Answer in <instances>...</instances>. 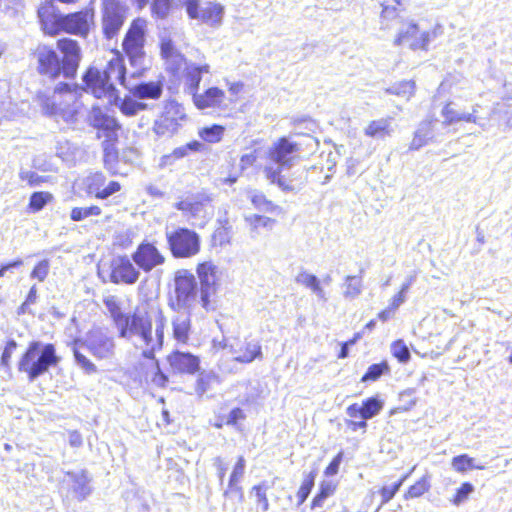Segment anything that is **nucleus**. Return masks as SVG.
<instances>
[{
    "label": "nucleus",
    "instance_id": "26",
    "mask_svg": "<svg viewBox=\"0 0 512 512\" xmlns=\"http://www.w3.org/2000/svg\"><path fill=\"white\" fill-rule=\"evenodd\" d=\"M210 67L208 64L197 65L189 63L185 67V85L189 94L194 97L198 93L199 85L202 80L203 73H209Z\"/></svg>",
    "mask_w": 512,
    "mask_h": 512
},
{
    "label": "nucleus",
    "instance_id": "62",
    "mask_svg": "<svg viewBox=\"0 0 512 512\" xmlns=\"http://www.w3.org/2000/svg\"><path fill=\"white\" fill-rule=\"evenodd\" d=\"M167 63V70L171 72L173 75L179 72L183 63L185 62L184 56L178 52L173 56L165 59Z\"/></svg>",
    "mask_w": 512,
    "mask_h": 512
},
{
    "label": "nucleus",
    "instance_id": "16",
    "mask_svg": "<svg viewBox=\"0 0 512 512\" xmlns=\"http://www.w3.org/2000/svg\"><path fill=\"white\" fill-rule=\"evenodd\" d=\"M88 122L93 128L103 133L106 137L105 142H114L118 139V131L121 129L120 123L102 108L93 106L88 114Z\"/></svg>",
    "mask_w": 512,
    "mask_h": 512
},
{
    "label": "nucleus",
    "instance_id": "30",
    "mask_svg": "<svg viewBox=\"0 0 512 512\" xmlns=\"http://www.w3.org/2000/svg\"><path fill=\"white\" fill-rule=\"evenodd\" d=\"M191 311L180 313L172 321L173 336L180 343H186L191 329Z\"/></svg>",
    "mask_w": 512,
    "mask_h": 512
},
{
    "label": "nucleus",
    "instance_id": "35",
    "mask_svg": "<svg viewBox=\"0 0 512 512\" xmlns=\"http://www.w3.org/2000/svg\"><path fill=\"white\" fill-rule=\"evenodd\" d=\"M433 139L432 125L430 122H422L414 133L410 144L411 150H418Z\"/></svg>",
    "mask_w": 512,
    "mask_h": 512
},
{
    "label": "nucleus",
    "instance_id": "14",
    "mask_svg": "<svg viewBox=\"0 0 512 512\" xmlns=\"http://www.w3.org/2000/svg\"><path fill=\"white\" fill-rule=\"evenodd\" d=\"M95 11L92 7H87L78 12L63 14L62 32L87 37L91 25L94 24Z\"/></svg>",
    "mask_w": 512,
    "mask_h": 512
},
{
    "label": "nucleus",
    "instance_id": "53",
    "mask_svg": "<svg viewBox=\"0 0 512 512\" xmlns=\"http://www.w3.org/2000/svg\"><path fill=\"white\" fill-rule=\"evenodd\" d=\"M474 490L475 488L473 484H471L470 482L462 483L461 486L456 490V493L451 502L455 506L461 505L469 498V496L474 492Z\"/></svg>",
    "mask_w": 512,
    "mask_h": 512
},
{
    "label": "nucleus",
    "instance_id": "21",
    "mask_svg": "<svg viewBox=\"0 0 512 512\" xmlns=\"http://www.w3.org/2000/svg\"><path fill=\"white\" fill-rule=\"evenodd\" d=\"M105 184V175L102 172H95L86 178L87 193L94 195L97 199H107L121 189V185L117 181Z\"/></svg>",
    "mask_w": 512,
    "mask_h": 512
},
{
    "label": "nucleus",
    "instance_id": "33",
    "mask_svg": "<svg viewBox=\"0 0 512 512\" xmlns=\"http://www.w3.org/2000/svg\"><path fill=\"white\" fill-rule=\"evenodd\" d=\"M343 296L347 300L358 298L363 291V281L360 275H348L342 285Z\"/></svg>",
    "mask_w": 512,
    "mask_h": 512
},
{
    "label": "nucleus",
    "instance_id": "49",
    "mask_svg": "<svg viewBox=\"0 0 512 512\" xmlns=\"http://www.w3.org/2000/svg\"><path fill=\"white\" fill-rule=\"evenodd\" d=\"M75 345L76 347L73 348V354L77 366L88 375L95 374L97 372L96 365L79 351V348H77V345H79L78 342H76Z\"/></svg>",
    "mask_w": 512,
    "mask_h": 512
},
{
    "label": "nucleus",
    "instance_id": "23",
    "mask_svg": "<svg viewBox=\"0 0 512 512\" xmlns=\"http://www.w3.org/2000/svg\"><path fill=\"white\" fill-rule=\"evenodd\" d=\"M168 362L177 373L194 374L200 367L199 358L189 352L175 351L168 356Z\"/></svg>",
    "mask_w": 512,
    "mask_h": 512
},
{
    "label": "nucleus",
    "instance_id": "12",
    "mask_svg": "<svg viewBox=\"0 0 512 512\" xmlns=\"http://www.w3.org/2000/svg\"><path fill=\"white\" fill-rule=\"evenodd\" d=\"M301 146V142L294 141L290 137H282L269 148V159L277 164L280 170L290 168L300 158Z\"/></svg>",
    "mask_w": 512,
    "mask_h": 512
},
{
    "label": "nucleus",
    "instance_id": "56",
    "mask_svg": "<svg viewBox=\"0 0 512 512\" xmlns=\"http://www.w3.org/2000/svg\"><path fill=\"white\" fill-rule=\"evenodd\" d=\"M408 475L403 476L400 480L394 483L392 486H383L380 490L382 497L381 505L388 503L401 488L403 482L407 479Z\"/></svg>",
    "mask_w": 512,
    "mask_h": 512
},
{
    "label": "nucleus",
    "instance_id": "29",
    "mask_svg": "<svg viewBox=\"0 0 512 512\" xmlns=\"http://www.w3.org/2000/svg\"><path fill=\"white\" fill-rule=\"evenodd\" d=\"M295 282L310 289L319 300L327 301L326 292L321 286L320 280L316 275L303 270L295 277Z\"/></svg>",
    "mask_w": 512,
    "mask_h": 512
},
{
    "label": "nucleus",
    "instance_id": "34",
    "mask_svg": "<svg viewBox=\"0 0 512 512\" xmlns=\"http://www.w3.org/2000/svg\"><path fill=\"white\" fill-rule=\"evenodd\" d=\"M262 348L258 341H249L245 343L241 353L235 356V361L240 363H251L256 359H262Z\"/></svg>",
    "mask_w": 512,
    "mask_h": 512
},
{
    "label": "nucleus",
    "instance_id": "61",
    "mask_svg": "<svg viewBox=\"0 0 512 512\" xmlns=\"http://www.w3.org/2000/svg\"><path fill=\"white\" fill-rule=\"evenodd\" d=\"M231 227L222 226L215 230L213 233V241L215 244L224 246L230 243L231 239Z\"/></svg>",
    "mask_w": 512,
    "mask_h": 512
},
{
    "label": "nucleus",
    "instance_id": "6",
    "mask_svg": "<svg viewBox=\"0 0 512 512\" xmlns=\"http://www.w3.org/2000/svg\"><path fill=\"white\" fill-rule=\"evenodd\" d=\"M145 25L146 21L143 19L134 20L123 40V50L134 68L131 73L133 77L140 76L145 69Z\"/></svg>",
    "mask_w": 512,
    "mask_h": 512
},
{
    "label": "nucleus",
    "instance_id": "4",
    "mask_svg": "<svg viewBox=\"0 0 512 512\" xmlns=\"http://www.w3.org/2000/svg\"><path fill=\"white\" fill-rule=\"evenodd\" d=\"M201 289L198 287L196 277L186 269H180L174 275V294L169 299V306L174 311H193L198 306L203 308L200 299Z\"/></svg>",
    "mask_w": 512,
    "mask_h": 512
},
{
    "label": "nucleus",
    "instance_id": "37",
    "mask_svg": "<svg viewBox=\"0 0 512 512\" xmlns=\"http://www.w3.org/2000/svg\"><path fill=\"white\" fill-rule=\"evenodd\" d=\"M175 208L192 218L202 217L205 212V205L202 202L188 198L177 202Z\"/></svg>",
    "mask_w": 512,
    "mask_h": 512
},
{
    "label": "nucleus",
    "instance_id": "43",
    "mask_svg": "<svg viewBox=\"0 0 512 512\" xmlns=\"http://www.w3.org/2000/svg\"><path fill=\"white\" fill-rule=\"evenodd\" d=\"M390 367L387 361L372 364L368 367L366 373L362 376L361 382L377 381L382 375L388 374Z\"/></svg>",
    "mask_w": 512,
    "mask_h": 512
},
{
    "label": "nucleus",
    "instance_id": "7",
    "mask_svg": "<svg viewBox=\"0 0 512 512\" xmlns=\"http://www.w3.org/2000/svg\"><path fill=\"white\" fill-rule=\"evenodd\" d=\"M169 250L174 258H190L200 251V237L189 228L179 227L165 232Z\"/></svg>",
    "mask_w": 512,
    "mask_h": 512
},
{
    "label": "nucleus",
    "instance_id": "55",
    "mask_svg": "<svg viewBox=\"0 0 512 512\" xmlns=\"http://www.w3.org/2000/svg\"><path fill=\"white\" fill-rule=\"evenodd\" d=\"M391 352L392 355L401 363L407 362L411 357L410 351L403 340L393 342L391 345Z\"/></svg>",
    "mask_w": 512,
    "mask_h": 512
},
{
    "label": "nucleus",
    "instance_id": "24",
    "mask_svg": "<svg viewBox=\"0 0 512 512\" xmlns=\"http://www.w3.org/2000/svg\"><path fill=\"white\" fill-rule=\"evenodd\" d=\"M203 148V144L197 140H193L183 146L175 148L171 153L163 155L159 161L161 169L172 167L176 161L186 157L191 152H199Z\"/></svg>",
    "mask_w": 512,
    "mask_h": 512
},
{
    "label": "nucleus",
    "instance_id": "51",
    "mask_svg": "<svg viewBox=\"0 0 512 512\" xmlns=\"http://www.w3.org/2000/svg\"><path fill=\"white\" fill-rule=\"evenodd\" d=\"M245 468L246 460L243 456H239L229 477L228 484H230V486L240 484L245 474Z\"/></svg>",
    "mask_w": 512,
    "mask_h": 512
},
{
    "label": "nucleus",
    "instance_id": "44",
    "mask_svg": "<svg viewBox=\"0 0 512 512\" xmlns=\"http://www.w3.org/2000/svg\"><path fill=\"white\" fill-rule=\"evenodd\" d=\"M225 128L218 124H213L199 130V137L208 143H218L224 135Z\"/></svg>",
    "mask_w": 512,
    "mask_h": 512
},
{
    "label": "nucleus",
    "instance_id": "13",
    "mask_svg": "<svg viewBox=\"0 0 512 512\" xmlns=\"http://www.w3.org/2000/svg\"><path fill=\"white\" fill-rule=\"evenodd\" d=\"M131 259L138 269L149 273L165 263V256L155 243L143 240L132 253Z\"/></svg>",
    "mask_w": 512,
    "mask_h": 512
},
{
    "label": "nucleus",
    "instance_id": "57",
    "mask_svg": "<svg viewBox=\"0 0 512 512\" xmlns=\"http://www.w3.org/2000/svg\"><path fill=\"white\" fill-rule=\"evenodd\" d=\"M49 269V260L43 259L35 265V267L30 273V278L37 279L39 282H43L49 274Z\"/></svg>",
    "mask_w": 512,
    "mask_h": 512
},
{
    "label": "nucleus",
    "instance_id": "58",
    "mask_svg": "<svg viewBox=\"0 0 512 512\" xmlns=\"http://www.w3.org/2000/svg\"><path fill=\"white\" fill-rule=\"evenodd\" d=\"M19 178L22 181H26L29 186L35 187L41 185L43 182L46 181L45 176L38 175L36 172L31 170H24L21 169L19 172Z\"/></svg>",
    "mask_w": 512,
    "mask_h": 512
},
{
    "label": "nucleus",
    "instance_id": "10",
    "mask_svg": "<svg viewBox=\"0 0 512 512\" xmlns=\"http://www.w3.org/2000/svg\"><path fill=\"white\" fill-rule=\"evenodd\" d=\"M200 281L201 297L203 309L205 311L215 310V296L217 292V282L219 280V268L212 261L199 263L196 269Z\"/></svg>",
    "mask_w": 512,
    "mask_h": 512
},
{
    "label": "nucleus",
    "instance_id": "46",
    "mask_svg": "<svg viewBox=\"0 0 512 512\" xmlns=\"http://www.w3.org/2000/svg\"><path fill=\"white\" fill-rule=\"evenodd\" d=\"M103 303L108 310L110 317L113 320L114 325L116 326L117 323L120 322V320L124 317L126 313H124L121 310L120 303L116 296L109 295L103 299Z\"/></svg>",
    "mask_w": 512,
    "mask_h": 512
},
{
    "label": "nucleus",
    "instance_id": "22",
    "mask_svg": "<svg viewBox=\"0 0 512 512\" xmlns=\"http://www.w3.org/2000/svg\"><path fill=\"white\" fill-rule=\"evenodd\" d=\"M42 30L49 35L62 32L63 14L49 2L42 4L37 11Z\"/></svg>",
    "mask_w": 512,
    "mask_h": 512
},
{
    "label": "nucleus",
    "instance_id": "40",
    "mask_svg": "<svg viewBox=\"0 0 512 512\" xmlns=\"http://www.w3.org/2000/svg\"><path fill=\"white\" fill-rule=\"evenodd\" d=\"M317 473H318L317 469L315 468V469L311 470L309 473L304 475L302 484L297 492V499H298L297 506L298 507L301 506L306 501L308 496L310 495V493L314 487V484H315V479H316Z\"/></svg>",
    "mask_w": 512,
    "mask_h": 512
},
{
    "label": "nucleus",
    "instance_id": "27",
    "mask_svg": "<svg viewBox=\"0 0 512 512\" xmlns=\"http://www.w3.org/2000/svg\"><path fill=\"white\" fill-rule=\"evenodd\" d=\"M120 161H124V162L129 161V159L126 156V152H124L120 158L114 143L113 142H104L103 143V163H104L105 169L108 170L112 175L124 174L119 167Z\"/></svg>",
    "mask_w": 512,
    "mask_h": 512
},
{
    "label": "nucleus",
    "instance_id": "60",
    "mask_svg": "<svg viewBox=\"0 0 512 512\" xmlns=\"http://www.w3.org/2000/svg\"><path fill=\"white\" fill-rule=\"evenodd\" d=\"M451 105V103L446 104L441 112L444 118L443 124L445 126L460 122L461 112L453 109Z\"/></svg>",
    "mask_w": 512,
    "mask_h": 512
},
{
    "label": "nucleus",
    "instance_id": "64",
    "mask_svg": "<svg viewBox=\"0 0 512 512\" xmlns=\"http://www.w3.org/2000/svg\"><path fill=\"white\" fill-rule=\"evenodd\" d=\"M160 48H161V55L164 59H167L171 56H173L174 54L178 53L179 51L176 49L173 41L169 38H166V37H163L161 39V44H160Z\"/></svg>",
    "mask_w": 512,
    "mask_h": 512
},
{
    "label": "nucleus",
    "instance_id": "47",
    "mask_svg": "<svg viewBox=\"0 0 512 512\" xmlns=\"http://www.w3.org/2000/svg\"><path fill=\"white\" fill-rule=\"evenodd\" d=\"M101 208L96 205L89 207H74L70 212V219L75 222L83 221L91 216H99Z\"/></svg>",
    "mask_w": 512,
    "mask_h": 512
},
{
    "label": "nucleus",
    "instance_id": "48",
    "mask_svg": "<svg viewBox=\"0 0 512 512\" xmlns=\"http://www.w3.org/2000/svg\"><path fill=\"white\" fill-rule=\"evenodd\" d=\"M147 105L143 102L136 101L130 97L124 98L120 105V111L126 116H135L139 111L146 109Z\"/></svg>",
    "mask_w": 512,
    "mask_h": 512
},
{
    "label": "nucleus",
    "instance_id": "45",
    "mask_svg": "<svg viewBox=\"0 0 512 512\" xmlns=\"http://www.w3.org/2000/svg\"><path fill=\"white\" fill-rule=\"evenodd\" d=\"M414 91L415 83L412 80L401 81L385 90V92L388 94L397 95L399 97L405 98L406 100L410 99V97L414 94Z\"/></svg>",
    "mask_w": 512,
    "mask_h": 512
},
{
    "label": "nucleus",
    "instance_id": "59",
    "mask_svg": "<svg viewBox=\"0 0 512 512\" xmlns=\"http://www.w3.org/2000/svg\"><path fill=\"white\" fill-rule=\"evenodd\" d=\"M399 401L401 406L399 407L402 410L411 409L417 402V398L415 396V389H407L400 393Z\"/></svg>",
    "mask_w": 512,
    "mask_h": 512
},
{
    "label": "nucleus",
    "instance_id": "39",
    "mask_svg": "<svg viewBox=\"0 0 512 512\" xmlns=\"http://www.w3.org/2000/svg\"><path fill=\"white\" fill-rule=\"evenodd\" d=\"M270 488L271 486L267 481H262L251 488L250 494L255 496L256 504L261 512H267L269 510L270 504L267 497V491Z\"/></svg>",
    "mask_w": 512,
    "mask_h": 512
},
{
    "label": "nucleus",
    "instance_id": "32",
    "mask_svg": "<svg viewBox=\"0 0 512 512\" xmlns=\"http://www.w3.org/2000/svg\"><path fill=\"white\" fill-rule=\"evenodd\" d=\"M246 224L250 229L251 236L254 238L259 235V229L263 228L266 230H272L274 227L276 220L267 216H262L258 214L247 215L244 218Z\"/></svg>",
    "mask_w": 512,
    "mask_h": 512
},
{
    "label": "nucleus",
    "instance_id": "38",
    "mask_svg": "<svg viewBox=\"0 0 512 512\" xmlns=\"http://www.w3.org/2000/svg\"><path fill=\"white\" fill-rule=\"evenodd\" d=\"M451 466L455 471L459 473H465L466 471L472 469H485V465L475 463L474 458L470 457L468 454H461L453 457L451 461Z\"/></svg>",
    "mask_w": 512,
    "mask_h": 512
},
{
    "label": "nucleus",
    "instance_id": "8",
    "mask_svg": "<svg viewBox=\"0 0 512 512\" xmlns=\"http://www.w3.org/2000/svg\"><path fill=\"white\" fill-rule=\"evenodd\" d=\"M71 91V85L69 83L59 82L56 84L51 94L39 92L37 98L43 114L55 119L62 118L67 122L72 116V113L69 109V102L62 100V96L64 94H70Z\"/></svg>",
    "mask_w": 512,
    "mask_h": 512
},
{
    "label": "nucleus",
    "instance_id": "20",
    "mask_svg": "<svg viewBox=\"0 0 512 512\" xmlns=\"http://www.w3.org/2000/svg\"><path fill=\"white\" fill-rule=\"evenodd\" d=\"M91 477L84 469L65 473L63 483L69 487L72 496L78 501H84L91 493Z\"/></svg>",
    "mask_w": 512,
    "mask_h": 512
},
{
    "label": "nucleus",
    "instance_id": "52",
    "mask_svg": "<svg viewBox=\"0 0 512 512\" xmlns=\"http://www.w3.org/2000/svg\"><path fill=\"white\" fill-rule=\"evenodd\" d=\"M217 379V376L212 372H201L196 382V392L198 395H203L207 392L212 384Z\"/></svg>",
    "mask_w": 512,
    "mask_h": 512
},
{
    "label": "nucleus",
    "instance_id": "19",
    "mask_svg": "<svg viewBox=\"0 0 512 512\" xmlns=\"http://www.w3.org/2000/svg\"><path fill=\"white\" fill-rule=\"evenodd\" d=\"M185 118V114L177 104H169L165 112L155 121L154 131L159 136H171L180 127V121Z\"/></svg>",
    "mask_w": 512,
    "mask_h": 512
},
{
    "label": "nucleus",
    "instance_id": "11",
    "mask_svg": "<svg viewBox=\"0 0 512 512\" xmlns=\"http://www.w3.org/2000/svg\"><path fill=\"white\" fill-rule=\"evenodd\" d=\"M190 19L201 20L204 24L218 28L222 25L225 8L222 4L208 1L200 7V0H181Z\"/></svg>",
    "mask_w": 512,
    "mask_h": 512
},
{
    "label": "nucleus",
    "instance_id": "41",
    "mask_svg": "<svg viewBox=\"0 0 512 512\" xmlns=\"http://www.w3.org/2000/svg\"><path fill=\"white\" fill-rule=\"evenodd\" d=\"M384 402L378 396L367 398L362 403V419L369 420L377 416L383 409Z\"/></svg>",
    "mask_w": 512,
    "mask_h": 512
},
{
    "label": "nucleus",
    "instance_id": "1",
    "mask_svg": "<svg viewBox=\"0 0 512 512\" xmlns=\"http://www.w3.org/2000/svg\"><path fill=\"white\" fill-rule=\"evenodd\" d=\"M113 80L128 88L139 99H159L163 92L161 82H141L129 87L126 85V67L123 58L116 54L108 62L105 70L89 67L82 76L84 87L81 89L91 93L95 98H106L109 103H116L119 96Z\"/></svg>",
    "mask_w": 512,
    "mask_h": 512
},
{
    "label": "nucleus",
    "instance_id": "63",
    "mask_svg": "<svg viewBox=\"0 0 512 512\" xmlns=\"http://www.w3.org/2000/svg\"><path fill=\"white\" fill-rule=\"evenodd\" d=\"M17 348V342L14 339H10L7 341L4 350L2 352L0 358V365L4 367H9V363L12 357L14 350Z\"/></svg>",
    "mask_w": 512,
    "mask_h": 512
},
{
    "label": "nucleus",
    "instance_id": "36",
    "mask_svg": "<svg viewBox=\"0 0 512 512\" xmlns=\"http://www.w3.org/2000/svg\"><path fill=\"white\" fill-rule=\"evenodd\" d=\"M249 199L254 206L255 209L265 212V213H273L279 207L274 204L272 201L268 200L266 196L258 190H251L249 191Z\"/></svg>",
    "mask_w": 512,
    "mask_h": 512
},
{
    "label": "nucleus",
    "instance_id": "17",
    "mask_svg": "<svg viewBox=\"0 0 512 512\" xmlns=\"http://www.w3.org/2000/svg\"><path fill=\"white\" fill-rule=\"evenodd\" d=\"M139 270L138 267L134 266L132 259H129L127 256L116 257L111 263V282L115 284H134L140 277Z\"/></svg>",
    "mask_w": 512,
    "mask_h": 512
},
{
    "label": "nucleus",
    "instance_id": "50",
    "mask_svg": "<svg viewBox=\"0 0 512 512\" xmlns=\"http://www.w3.org/2000/svg\"><path fill=\"white\" fill-rule=\"evenodd\" d=\"M173 0H152V15L159 19H165L171 10Z\"/></svg>",
    "mask_w": 512,
    "mask_h": 512
},
{
    "label": "nucleus",
    "instance_id": "31",
    "mask_svg": "<svg viewBox=\"0 0 512 512\" xmlns=\"http://www.w3.org/2000/svg\"><path fill=\"white\" fill-rule=\"evenodd\" d=\"M392 118H381L371 121L364 129V134L371 138L383 139L393 132L391 128Z\"/></svg>",
    "mask_w": 512,
    "mask_h": 512
},
{
    "label": "nucleus",
    "instance_id": "25",
    "mask_svg": "<svg viewBox=\"0 0 512 512\" xmlns=\"http://www.w3.org/2000/svg\"><path fill=\"white\" fill-rule=\"evenodd\" d=\"M225 99V93L218 87H211L202 94L193 97L195 106L200 109L219 108Z\"/></svg>",
    "mask_w": 512,
    "mask_h": 512
},
{
    "label": "nucleus",
    "instance_id": "2",
    "mask_svg": "<svg viewBox=\"0 0 512 512\" xmlns=\"http://www.w3.org/2000/svg\"><path fill=\"white\" fill-rule=\"evenodd\" d=\"M57 47L63 54L62 59L57 51L47 45H38L33 52L36 70L40 75L56 79L61 74L67 79L76 76L81 61V49L76 40L63 38L58 40Z\"/></svg>",
    "mask_w": 512,
    "mask_h": 512
},
{
    "label": "nucleus",
    "instance_id": "5",
    "mask_svg": "<svg viewBox=\"0 0 512 512\" xmlns=\"http://www.w3.org/2000/svg\"><path fill=\"white\" fill-rule=\"evenodd\" d=\"M115 327L120 338L127 340L138 338L145 346L153 342L152 319L145 309L137 307L132 313H126Z\"/></svg>",
    "mask_w": 512,
    "mask_h": 512
},
{
    "label": "nucleus",
    "instance_id": "15",
    "mask_svg": "<svg viewBox=\"0 0 512 512\" xmlns=\"http://www.w3.org/2000/svg\"><path fill=\"white\" fill-rule=\"evenodd\" d=\"M80 348H85L97 359H110L115 353V341L112 336L97 330L87 335Z\"/></svg>",
    "mask_w": 512,
    "mask_h": 512
},
{
    "label": "nucleus",
    "instance_id": "9",
    "mask_svg": "<svg viewBox=\"0 0 512 512\" xmlns=\"http://www.w3.org/2000/svg\"><path fill=\"white\" fill-rule=\"evenodd\" d=\"M129 8L121 0H101L102 31L106 39H113L123 27Z\"/></svg>",
    "mask_w": 512,
    "mask_h": 512
},
{
    "label": "nucleus",
    "instance_id": "28",
    "mask_svg": "<svg viewBox=\"0 0 512 512\" xmlns=\"http://www.w3.org/2000/svg\"><path fill=\"white\" fill-rule=\"evenodd\" d=\"M264 173L272 184H276L284 192H297L302 188V183H296L282 176L279 168L266 166Z\"/></svg>",
    "mask_w": 512,
    "mask_h": 512
},
{
    "label": "nucleus",
    "instance_id": "18",
    "mask_svg": "<svg viewBox=\"0 0 512 512\" xmlns=\"http://www.w3.org/2000/svg\"><path fill=\"white\" fill-rule=\"evenodd\" d=\"M432 35L435 37V32H422L419 34L418 25L416 23L409 22L403 25L400 29L397 37L395 38L394 44L401 45L407 43L413 50L426 49Z\"/></svg>",
    "mask_w": 512,
    "mask_h": 512
},
{
    "label": "nucleus",
    "instance_id": "42",
    "mask_svg": "<svg viewBox=\"0 0 512 512\" xmlns=\"http://www.w3.org/2000/svg\"><path fill=\"white\" fill-rule=\"evenodd\" d=\"M53 195L47 191H37L30 195L28 209L37 213L53 200Z\"/></svg>",
    "mask_w": 512,
    "mask_h": 512
},
{
    "label": "nucleus",
    "instance_id": "54",
    "mask_svg": "<svg viewBox=\"0 0 512 512\" xmlns=\"http://www.w3.org/2000/svg\"><path fill=\"white\" fill-rule=\"evenodd\" d=\"M430 488V483L426 477H422L415 484L409 487L408 491L405 494V498H417L422 496L425 492H427Z\"/></svg>",
    "mask_w": 512,
    "mask_h": 512
},
{
    "label": "nucleus",
    "instance_id": "3",
    "mask_svg": "<svg viewBox=\"0 0 512 512\" xmlns=\"http://www.w3.org/2000/svg\"><path fill=\"white\" fill-rule=\"evenodd\" d=\"M60 360L54 344L32 341L18 362V370L25 372L32 382L57 366Z\"/></svg>",
    "mask_w": 512,
    "mask_h": 512
}]
</instances>
